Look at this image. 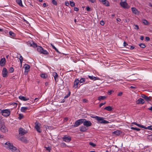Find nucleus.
I'll return each mask as SVG.
<instances>
[{
  "label": "nucleus",
  "instance_id": "nucleus-3",
  "mask_svg": "<svg viewBox=\"0 0 152 152\" xmlns=\"http://www.w3.org/2000/svg\"><path fill=\"white\" fill-rule=\"evenodd\" d=\"M96 119L98 121L97 123H100L101 124H107L109 123V122L103 119V118L98 116L96 117Z\"/></svg>",
  "mask_w": 152,
  "mask_h": 152
},
{
  "label": "nucleus",
  "instance_id": "nucleus-64",
  "mask_svg": "<svg viewBox=\"0 0 152 152\" xmlns=\"http://www.w3.org/2000/svg\"><path fill=\"white\" fill-rule=\"evenodd\" d=\"M116 20L118 22H120L121 21V19L120 18H117L116 19Z\"/></svg>",
  "mask_w": 152,
  "mask_h": 152
},
{
  "label": "nucleus",
  "instance_id": "nucleus-63",
  "mask_svg": "<svg viewBox=\"0 0 152 152\" xmlns=\"http://www.w3.org/2000/svg\"><path fill=\"white\" fill-rule=\"evenodd\" d=\"M65 5L66 6H68L69 5V3L68 1L65 2Z\"/></svg>",
  "mask_w": 152,
  "mask_h": 152
},
{
  "label": "nucleus",
  "instance_id": "nucleus-56",
  "mask_svg": "<svg viewBox=\"0 0 152 152\" xmlns=\"http://www.w3.org/2000/svg\"><path fill=\"white\" fill-rule=\"evenodd\" d=\"M19 117H18V118H19V119H21L23 117V115H22L20 114L19 115Z\"/></svg>",
  "mask_w": 152,
  "mask_h": 152
},
{
  "label": "nucleus",
  "instance_id": "nucleus-23",
  "mask_svg": "<svg viewBox=\"0 0 152 152\" xmlns=\"http://www.w3.org/2000/svg\"><path fill=\"white\" fill-rule=\"evenodd\" d=\"M28 109V107H22L21 108L20 110L22 112L25 113L26 110Z\"/></svg>",
  "mask_w": 152,
  "mask_h": 152
},
{
  "label": "nucleus",
  "instance_id": "nucleus-57",
  "mask_svg": "<svg viewBox=\"0 0 152 152\" xmlns=\"http://www.w3.org/2000/svg\"><path fill=\"white\" fill-rule=\"evenodd\" d=\"M88 1H89L91 2L92 3H94L96 2L95 0H88Z\"/></svg>",
  "mask_w": 152,
  "mask_h": 152
},
{
  "label": "nucleus",
  "instance_id": "nucleus-7",
  "mask_svg": "<svg viewBox=\"0 0 152 152\" xmlns=\"http://www.w3.org/2000/svg\"><path fill=\"white\" fill-rule=\"evenodd\" d=\"M83 119H79L76 121L75 123L74 126L77 127L83 123Z\"/></svg>",
  "mask_w": 152,
  "mask_h": 152
},
{
  "label": "nucleus",
  "instance_id": "nucleus-44",
  "mask_svg": "<svg viewBox=\"0 0 152 152\" xmlns=\"http://www.w3.org/2000/svg\"><path fill=\"white\" fill-rule=\"evenodd\" d=\"M89 144L90 145L92 146V147H95L96 146V145L95 144L92 142H90L89 143Z\"/></svg>",
  "mask_w": 152,
  "mask_h": 152
},
{
  "label": "nucleus",
  "instance_id": "nucleus-48",
  "mask_svg": "<svg viewBox=\"0 0 152 152\" xmlns=\"http://www.w3.org/2000/svg\"><path fill=\"white\" fill-rule=\"evenodd\" d=\"M70 94H71L70 92L69 91L68 94L64 96V99L66 98H68V97H69L70 96Z\"/></svg>",
  "mask_w": 152,
  "mask_h": 152
},
{
  "label": "nucleus",
  "instance_id": "nucleus-5",
  "mask_svg": "<svg viewBox=\"0 0 152 152\" xmlns=\"http://www.w3.org/2000/svg\"><path fill=\"white\" fill-rule=\"evenodd\" d=\"M10 114V109L3 110L2 115L4 116L7 117Z\"/></svg>",
  "mask_w": 152,
  "mask_h": 152
},
{
  "label": "nucleus",
  "instance_id": "nucleus-1",
  "mask_svg": "<svg viewBox=\"0 0 152 152\" xmlns=\"http://www.w3.org/2000/svg\"><path fill=\"white\" fill-rule=\"evenodd\" d=\"M5 144L6 145V148L11 150L12 152H20L16 148L13 146L12 143H10L9 142H6Z\"/></svg>",
  "mask_w": 152,
  "mask_h": 152
},
{
  "label": "nucleus",
  "instance_id": "nucleus-25",
  "mask_svg": "<svg viewBox=\"0 0 152 152\" xmlns=\"http://www.w3.org/2000/svg\"><path fill=\"white\" fill-rule=\"evenodd\" d=\"M113 133L117 136H118L122 133V132L119 130H117L113 132Z\"/></svg>",
  "mask_w": 152,
  "mask_h": 152
},
{
  "label": "nucleus",
  "instance_id": "nucleus-32",
  "mask_svg": "<svg viewBox=\"0 0 152 152\" xmlns=\"http://www.w3.org/2000/svg\"><path fill=\"white\" fill-rule=\"evenodd\" d=\"M41 53H42L45 55H48L49 53L46 50H44L43 49Z\"/></svg>",
  "mask_w": 152,
  "mask_h": 152
},
{
  "label": "nucleus",
  "instance_id": "nucleus-52",
  "mask_svg": "<svg viewBox=\"0 0 152 152\" xmlns=\"http://www.w3.org/2000/svg\"><path fill=\"white\" fill-rule=\"evenodd\" d=\"M113 92V91L110 90V91H108V94L109 95H110Z\"/></svg>",
  "mask_w": 152,
  "mask_h": 152
},
{
  "label": "nucleus",
  "instance_id": "nucleus-14",
  "mask_svg": "<svg viewBox=\"0 0 152 152\" xmlns=\"http://www.w3.org/2000/svg\"><path fill=\"white\" fill-rule=\"evenodd\" d=\"M6 62V59L4 58H2L0 61V65L1 66H4L5 63Z\"/></svg>",
  "mask_w": 152,
  "mask_h": 152
},
{
  "label": "nucleus",
  "instance_id": "nucleus-37",
  "mask_svg": "<svg viewBox=\"0 0 152 152\" xmlns=\"http://www.w3.org/2000/svg\"><path fill=\"white\" fill-rule=\"evenodd\" d=\"M62 148L66 147V145L65 143L62 142L60 144Z\"/></svg>",
  "mask_w": 152,
  "mask_h": 152
},
{
  "label": "nucleus",
  "instance_id": "nucleus-21",
  "mask_svg": "<svg viewBox=\"0 0 152 152\" xmlns=\"http://www.w3.org/2000/svg\"><path fill=\"white\" fill-rule=\"evenodd\" d=\"M141 96L142 98L144 99L145 100L147 101L148 102L151 100L149 97H148L144 94H142Z\"/></svg>",
  "mask_w": 152,
  "mask_h": 152
},
{
  "label": "nucleus",
  "instance_id": "nucleus-34",
  "mask_svg": "<svg viewBox=\"0 0 152 152\" xmlns=\"http://www.w3.org/2000/svg\"><path fill=\"white\" fill-rule=\"evenodd\" d=\"M138 45L140 47V48H144L146 47V46L144 44L142 43H141L139 44Z\"/></svg>",
  "mask_w": 152,
  "mask_h": 152
},
{
  "label": "nucleus",
  "instance_id": "nucleus-26",
  "mask_svg": "<svg viewBox=\"0 0 152 152\" xmlns=\"http://www.w3.org/2000/svg\"><path fill=\"white\" fill-rule=\"evenodd\" d=\"M37 51L41 53L42 50H43V48L42 47L39 46H37Z\"/></svg>",
  "mask_w": 152,
  "mask_h": 152
},
{
  "label": "nucleus",
  "instance_id": "nucleus-8",
  "mask_svg": "<svg viewBox=\"0 0 152 152\" xmlns=\"http://www.w3.org/2000/svg\"><path fill=\"white\" fill-rule=\"evenodd\" d=\"M27 44L28 46L30 47H32L34 48H36L37 47V44L34 43L32 41H28L27 42Z\"/></svg>",
  "mask_w": 152,
  "mask_h": 152
},
{
  "label": "nucleus",
  "instance_id": "nucleus-55",
  "mask_svg": "<svg viewBox=\"0 0 152 152\" xmlns=\"http://www.w3.org/2000/svg\"><path fill=\"white\" fill-rule=\"evenodd\" d=\"M79 10V9L77 7H75L74 8V10L76 11H78Z\"/></svg>",
  "mask_w": 152,
  "mask_h": 152
},
{
  "label": "nucleus",
  "instance_id": "nucleus-62",
  "mask_svg": "<svg viewBox=\"0 0 152 152\" xmlns=\"http://www.w3.org/2000/svg\"><path fill=\"white\" fill-rule=\"evenodd\" d=\"M88 101L86 99H83V102H87Z\"/></svg>",
  "mask_w": 152,
  "mask_h": 152
},
{
  "label": "nucleus",
  "instance_id": "nucleus-31",
  "mask_svg": "<svg viewBox=\"0 0 152 152\" xmlns=\"http://www.w3.org/2000/svg\"><path fill=\"white\" fill-rule=\"evenodd\" d=\"M106 98V96H101L98 97V99L99 100H104Z\"/></svg>",
  "mask_w": 152,
  "mask_h": 152
},
{
  "label": "nucleus",
  "instance_id": "nucleus-29",
  "mask_svg": "<svg viewBox=\"0 0 152 152\" xmlns=\"http://www.w3.org/2000/svg\"><path fill=\"white\" fill-rule=\"evenodd\" d=\"M16 2L21 7H23V6L22 5V1L21 0H16Z\"/></svg>",
  "mask_w": 152,
  "mask_h": 152
},
{
  "label": "nucleus",
  "instance_id": "nucleus-39",
  "mask_svg": "<svg viewBox=\"0 0 152 152\" xmlns=\"http://www.w3.org/2000/svg\"><path fill=\"white\" fill-rule=\"evenodd\" d=\"M70 4L72 7H74L75 6V4L73 1H70Z\"/></svg>",
  "mask_w": 152,
  "mask_h": 152
},
{
  "label": "nucleus",
  "instance_id": "nucleus-61",
  "mask_svg": "<svg viewBox=\"0 0 152 152\" xmlns=\"http://www.w3.org/2000/svg\"><path fill=\"white\" fill-rule=\"evenodd\" d=\"M134 47L133 46H130L129 48L130 50H133L134 49Z\"/></svg>",
  "mask_w": 152,
  "mask_h": 152
},
{
  "label": "nucleus",
  "instance_id": "nucleus-20",
  "mask_svg": "<svg viewBox=\"0 0 152 152\" xmlns=\"http://www.w3.org/2000/svg\"><path fill=\"white\" fill-rule=\"evenodd\" d=\"M19 98L21 100L23 101H27L29 99L28 98H26L25 97L22 96H19Z\"/></svg>",
  "mask_w": 152,
  "mask_h": 152
},
{
  "label": "nucleus",
  "instance_id": "nucleus-46",
  "mask_svg": "<svg viewBox=\"0 0 152 152\" xmlns=\"http://www.w3.org/2000/svg\"><path fill=\"white\" fill-rule=\"evenodd\" d=\"M17 104L15 102H13L11 104V105H13L14 106V108H15L17 107Z\"/></svg>",
  "mask_w": 152,
  "mask_h": 152
},
{
  "label": "nucleus",
  "instance_id": "nucleus-59",
  "mask_svg": "<svg viewBox=\"0 0 152 152\" xmlns=\"http://www.w3.org/2000/svg\"><path fill=\"white\" fill-rule=\"evenodd\" d=\"M122 92H120L118 94V96H121L122 95Z\"/></svg>",
  "mask_w": 152,
  "mask_h": 152
},
{
  "label": "nucleus",
  "instance_id": "nucleus-4",
  "mask_svg": "<svg viewBox=\"0 0 152 152\" xmlns=\"http://www.w3.org/2000/svg\"><path fill=\"white\" fill-rule=\"evenodd\" d=\"M126 0H124V1H121L120 3V5L121 7L124 9H129L130 6L126 2Z\"/></svg>",
  "mask_w": 152,
  "mask_h": 152
},
{
  "label": "nucleus",
  "instance_id": "nucleus-58",
  "mask_svg": "<svg viewBox=\"0 0 152 152\" xmlns=\"http://www.w3.org/2000/svg\"><path fill=\"white\" fill-rule=\"evenodd\" d=\"M104 22L103 21H100V24L102 25H104Z\"/></svg>",
  "mask_w": 152,
  "mask_h": 152
},
{
  "label": "nucleus",
  "instance_id": "nucleus-17",
  "mask_svg": "<svg viewBox=\"0 0 152 152\" xmlns=\"http://www.w3.org/2000/svg\"><path fill=\"white\" fill-rule=\"evenodd\" d=\"M79 129L80 130L81 132H85L87 129L84 125L80 126L79 128Z\"/></svg>",
  "mask_w": 152,
  "mask_h": 152
},
{
  "label": "nucleus",
  "instance_id": "nucleus-6",
  "mask_svg": "<svg viewBox=\"0 0 152 152\" xmlns=\"http://www.w3.org/2000/svg\"><path fill=\"white\" fill-rule=\"evenodd\" d=\"M83 125L87 127H88L91 126L92 123L90 121H87L85 119H83Z\"/></svg>",
  "mask_w": 152,
  "mask_h": 152
},
{
  "label": "nucleus",
  "instance_id": "nucleus-50",
  "mask_svg": "<svg viewBox=\"0 0 152 152\" xmlns=\"http://www.w3.org/2000/svg\"><path fill=\"white\" fill-rule=\"evenodd\" d=\"M134 28L135 29H138L139 28V26L137 25L134 24Z\"/></svg>",
  "mask_w": 152,
  "mask_h": 152
},
{
  "label": "nucleus",
  "instance_id": "nucleus-27",
  "mask_svg": "<svg viewBox=\"0 0 152 152\" xmlns=\"http://www.w3.org/2000/svg\"><path fill=\"white\" fill-rule=\"evenodd\" d=\"M112 109L113 108L110 106L106 107L104 108V110H106L108 111H111L112 110Z\"/></svg>",
  "mask_w": 152,
  "mask_h": 152
},
{
  "label": "nucleus",
  "instance_id": "nucleus-19",
  "mask_svg": "<svg viewBox=\"0 0 152 152\" xmlns=\"http://www.w3.org/2000/svg\"><path fill=\"white\" fill-rule=\"evenodd\" d=\"M53 76L54 77V80L56 82L58 81V75L56 72H53Z\"/></svg>",
  "mask_w": 152,
  "mask_h": 152
},
{
  "label": "nucleus",
  "instance_id": "nucleus-45",
  "mask_svg": "<svg viewBox=\"0 0 152 152\" xmlns=\"http://www.w3.org/2000/svg\"><path fill=\"white\" fill-rule=\"evenodd\" d=\"M52 2L53 3V4L55 5H57V2L55 0H52Z\"/></svg>",
  "mask_w": 152,
  "mask_h": 152
},
{
  "label": "nucleus",
  "instance_id": "nucleus-47",
  "mask_svg": "<svg viewBox=\"0 0 152 152\" xmlns=\"http://www.w3.org/2000/svg\"><path fill=\"white\" fill-rule=\"evenodd\" d=\"M152 126H148L147 127H146L145 126V128H146V129H148L149 130H152Z\"/></svg>",
  "mask_w": 152,
  "mask_h": 152
},
{
  "label": "nucleus",
  "instance_id": "nucleus-38",
  "mask_svg": "<svg viewBox=\"0 0 152 152\" xmlns=\"http://www.w3.org/2000/svg\"><path fill=\"white\" fill-rule=\"evenodd\" d=\"M14 71V68L12 67H10L9 68V71L10 73L13 72Z\"/></svg>",
  "mask_w": 152,
  "mask_h": 152
},
{
  "label": "nucleus",
  "instance_id": "nucleus-54",
  "mask_svg": "<svg viewBox=\"0 0 152 152\" xmlns=\"http://www.w3.org/2000/svg\"><path fill=\"white\" fill-rule=\"evenodd\" d=\"M86 10L87 11H91V8L90 7H86Z\"/></svg>",
  "mask_w": 152,
  "mask_h": 152
},
{
  "label": "nucleus",
  "instance_id": "nucleus-33",
  "mask_svg": "<svg viewBox=\"0 0 152 152\" xmlns=\"http://www.w3.org/2000/svg\"><path fill=\"white\" fill-rule=\"evenodd\" d=\"M40 76L41 77L43 78H46L47 77V75L46 74L44 73H42L40 75Z\"/></svg>",
  "mask_w": 152,
  "mask_h": 152
},
{
  "label": "nucleus",
  "instance_id": "nucleus-13",
  "mask_svg": "<svg viewBox=\"0 0 152 152\" xmlns=\"http://www.w3.org/2000/svg\"><path fill=\"white\" fill-rule=\"evenodd\" d=\"M80 82V80L78 79H75L74 81L73 87L74 88H76L77 87L78 85Z\"/></svg>",
  "mask_w": 152,
  "mask_h": 152
},
{
  "label": "nucleus",
  "instance_id": "nucleus-43",
  "mask_svg": "<svg viewBox=\"0 0 152 152\" xmlns=\"http://www.w3.org/2000/svg\"><path fill=\"white\" fill-rule=\"evenodd\" d=\"M80 80V83H82L84 82L85 81V80L84 78H81Z\"/></svg>",
  "mask_w": 152,
  "mask_h": 152
},
{
  "label": "nucleus",
  "instance_id": "nucleus-11",
  "mask_svg": "<svg viewBox=\"0 0 152 152\" xmlns=\"http://www.w3.org/2000/svg\"><path fill=\"white\" fill-rule=\"evenodd\" d=\"M35 128L36 129V130L39 133H41L42 132V131L40 129L39 126V123L36 122L35 123Z\"/></svg>",
  "mask_w": 152,
  "mask_h": 152
},
{
  "label": "nucleus",
  "instance_id": "nucleus-40",
  "mask_svg": "<svg viewBox=\"0 0 152 152\" xmlns=\"http://www.w3.org/2000/svg\"><path fill=\"white\" fill-rule=\"evenodd\" d=\"M20 55V56L19 59L20 60V63L22 64L23 60V58Z\"/></svg>",
  "mask_w": 152,
  "mask_h": 152
},
{
  "label": "nucleus",
  "instance_id": "nucleus-15",
  "mask_svg": "<svg viewBox=\"0 0 152 152\" xmlns=\"http://www.w3.org/2000/svg\"><path fill=\"white\" fill-rule=\"evenodd\" d=\"M100 1L102 2L103 4L107 6H110V4L108 1L107 0H100Z\"/></svg>",
  "mask_w": 152,
  "mask_h": 152
},
{
  "label": "nucleus",
  "instance_id": "nucleus-49",
  "mask_svg": "<svg viewBox=\"0 0 152 152\" xmlns=\"http://www.w3.org/2000/svg\"><path fill=\"white\" fill-rule=\"evenodd\" d=\"M98 116H95V115H94L93 114H91L90 115V117L92 118H95L96 120V117H98Z\"/></svg>",
  "mask_w": 152,
  "mask_h": 152
},
{
  "label": "nucleus",
  "instance_id": "nucleus-16",
  "mask_svg": "<svg viewBox=\"0 0 152 152\" xmlns=\"http://www.w3.org/2000/svg\"><path fill=\"white\" fill-rule=\"evenodd\" d=\"M88 77L91 80L94 81H95L97 80H100V78L99 77H95L93 75H88Z\"/></svg>",
  "mask_w": 152,
  "mask_h": 152
},
{
  "label": "nucleus",
  "instance_id": "nucleus-18",
  "mask_svg": "<svg viewBox=\"0 0 152 152\" xmlns=\"http://www.w3.org/2000/svg\"><path fill=\"white\" fill-rule=\"evenodd\" d=\"M144 100L141 98H140L138 99L137 102V104H144L145 103Z\"/></svg>",
  "mask_w": 152,
  "mask_h": 152
},
{
  "label": "nucleus",
  "instance_id": "nucleus-30",
  "mask_svg": "<svg viewBox=\"0 0 152 152\" xmlns=\"http://www.w3.org/2000/svg\"><path fill=\"white\" fill-rule=\"evenodd\" d=\"M20 140L23 142H27V140L25 137H23L20 139Z\"/></svg>",
  "mask_w": 152,
  "mask_h": 152
},
{
  "label": "nucleus",
  "instance_id": "nucleus-22",
  "mask_svg": "<svg viewBox=\"0 0 152 152\" xmlns=\"http://www.w3.org/2000/svg\"><path fill=\"white\" fill-rule=\"evenodd\" d=\"M131 9L132 12L134 14H136L138 13V11L135 8L132 7Z\"/></svg>",
  "mask_w": 152,
  "mask_h": 152
},
{
  "label": "nucleus",
  "instance_id": "nucleus-9",
  "mask_svg": "<svg viewBox=\"0 0 152 152\" xmlns=\"http://www.w3.org/2000/svg\"><path fill=\"white\" fill-rule=\"evenodd\" d=\"M19 133L21 136L24 135L27 133V131L22 128H20L19 129Z\"/></svg>",
  "mask_w": 152,
  "mask_h": 152
},
{
  "label": "nucleus",
  "instance_id": "nucleus-12",
  "mask_svg": "<svg viewBox=\"0 0 152 152\" xmlns=\"http://www.w3.org/2000/svg\"><path fill=\"white\" fill-rule=\"evenodd\" d=\"M8 73V71L5 68H4L2 71V75L4 77H6L7 75V74Z\"/></svg>",
  "mask_w": 152,
  "mask_h": 152
},
{
  "label": "nucleus",
  "instance_id": "nucleus-36",
  "mask_svg": "<svg viewBox=\"0 0 152 152\" xmlns=\"http://www.w3.org/2000/svg\"><path fill=\"white\" fill-rule=\"evenodd\" d=\"M9 34L10 36H11L12 37H14L15 36V34L12 31H10L9 32Z\"/></svg>",
  "mask_w": 152,
  "mask_h": 152
},
{
  "label": "nucleus",
  "instance_id": "nucleus-41",
  "mask_svg": "<svg viewBox=\"0 0 152 152\" xmlns=\"http://www.w3.org/2000/svg\"><path fill=\"white\" fill-rule=\"evenodd\" d=\"M131 129H132L136 130L137 131H139L140 130V129L139 128H137L136 127H132Z\"/></svg>",
  "mask_w": 152,
  "mask_h": 152
},
{
  "label": "nucleus",
  "instance_id": "nucleus-35",
  "mask_svg": "<svg viewBox=\"0 0 152 152\" xmlns=\"http://www.w3.org/2000/svg\"><path fill=\"white\" fill-rule=\"evenodd\" d=\"M142 22L145 25H148L149 23L148 21L145 19L142 20Z\"/></svg>",
  "mask_w": 152,
  "mask_h": 152
},
{
  "label": "nucleus",
  "instance_id": "nucleus-53",
  "mask_svg": "<svg viewBox=\"0 0 152 152\" xmlns=\"http://www.w3.org/2000/svg\"><path fill=\"white\" fill-rule=\"evenodd\" d=\"M123 45L125 47L126 46H128V44L125 41H124L123 43Z\"/></svg>",
  "mask_w": 152,
  "mask_h": 152
},
{
  "label": "nucleus",
  "instance_id": "nucleus-60",
  "mask_svg": "<svg viewBox=\"0 0 152 152\" xmlns=\"http://www.w3.org/2000/svg\"><path fill=\"white\" fill-rule=\"evenodd\" d=\"M50 45L52 46L53 48L55 50L56 49V48L52 44H50Z\"/></svg>",
  "mask_w": 152,
  "mask_h": 152
},
{
  "label": "nucleus",
  "instance_id": "nucleus-42",
  "mask_svg": "<svg viewBox=\"0 0 152 152\" xmlns=\"http://www.w3.org/2000/svg\"><path fill=\"white\" fill-rule=\"evenodd\" d=\"M45 148L46 149V150L49 151V152H50L51 150V148L49 146L48 147H45Z\"/></svg>",
  "mask_w": 152,
  "mask_h": 152
},
{
  "label": "nucleus",
  "instance_id": "nucleus-24",
  "mask_svg": "<svg viewBox=\"0 0 152 152\" xmlns=\"http://www.w3.org/2000/svg\"><path fill=\"white\" fill-rule=\"evenodd\" d=\"M132 124H134V125H136L139 126V127H140L142 128H144V129H146V128H145V126H144L143 125H140V124H138L137 123H136V122H133L132 123Z\"/></svg>",
  "mask_w": 152,
  "mask_h": 152
},
{
  "label": "nucleus",
  "instance_id": "nucleus-51",
  "mask_svg": "<svg viewBox=\"0 0 152 152\" xmlns=\"http://www.w3.org/2000/svg\"><path fill=\"white\" fill-rule=\"evenodd\" d=\"M106 103V102H104V103H101L99 104V107H101L102 105L105 104Z\"/></svg>",
  "mask_w": 152,
  "mask_h": 152
},
{
  "label": "nucleus",
  "instance_id": "nucleus-10",
  "mask_svg": "<svg viewBox=\"0 0 152 152\" xmlns=\"http://www.w3.org/2000/svg\"><path fill=\"white\" fill-rule=\"evenodd\" d=\"M67 135H65L62 138V139L64 141L69 142L71 141V138L70 137H67Z\"/></svg>",
  "mask_w": 152,
  "mask_h": 152
},
{
  "label": "nucleus",
  "instance_id": "nucleus-2",
  "mask_svg": "<svg viewBox=\"0 0 152 152\" xmlns=\"http://www.w3.org/2000/svg\"><path fill=\"white\" fill-rule=\"evenodd\" d=\"M0 129L3 132H6L8 131L7 127L4 125V123L3 122L1 118H0Z\"/></svg>",
  "mask_w": 152,
  "mask_h": 152
},
{
  "label": "nucleus",
  "instance_id": "nucleus-28",
  "mask_svg": "<svg viewBox=\"0 0 152 152\" xmlns=\"http://www.w3.org/2000/svg\"><path fill=\"white\" fill-rule=\"evenodd\" d=\"M25 70H26L27 72H28L29 71V69L30 68V66L29 65L27 64H25Z\"/></svg>",
  "mask_w": 152,
  "mask_h": 152
}]
</instances>
